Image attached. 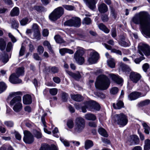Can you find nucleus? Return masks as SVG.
Returning <instances> with one entry per match:
<instances>
[{"instance_id": "f257e3e1", "label": "nucleus", "mask_w": 150, "mask_h": 150, "mask_svg": "<svg viewBox=\"0 0 150 150\" xmlns=\"http://www.w3.org/2000/svg\"><path fill=\"white\" fill-rule=\"evenodd\" d=\"M135 24L140 25L142 34L146 38H150V16L148 12L142 11L136 13L132 19Z\"/></svg>"}, {"instance_id": "f03ea898", "label": "nucleus", "mask_w": 150, "mask_h": 150, "mask_svg": "<svg viewBox=\"0 0 150 150\" xmlns=\"http://www.w3.org/2000/svg\"><path fill=\"white\" fill-rule=\"evenodd\" d=\"M110 82L108 78L104 75H101L95 83L96 88L100 90H105L109 87Z\"/></svg>"}, {"instance_id": "7ed1b4c3", "label": "nucleus", "mask_w": 150, "mask_h": 150, "mask_svg": "<svg viewBox=\"0 0 150 150\" xmlns=\"http://www.w3.org/2000/svg\"><path fill=\"white\" fill-rule=\"evenodd\" d=\"M138 52L142 56L134 59V62L136 64H139L141 61L145 59L143 54L146 56L150 55V47L147 44L140 43L138 46Z\"/></svg>"}, {"instance_id": "20e7f679", "label": "nucleus", "mask_w": 150, "mask_h": 150, "mask_svg": "<svg viewBox=\"0 0 150 150\" xmlns=\"http://www.w3.org/2000/svg\"><path fill=\"white\" fill-rule=\"evenodd\" d=\"M75 123L73 133L76 134L82 132L85 127V120L81 117H78L75 119Z\"/></svg>"}, {"instance_id": "39448f33", "label": "nucleus", "mask_w": 150, "mask_h": 150, "mask_svg": "<svg viewBox=\"0 0 150 150\" xmlns=\"http://www.w3.org/2000/svg\"><path fill=\"white\" fill-rule=\"evenodd\" d=\"M112 120L115 123L123 126L125 125L128 122L127 116L123 113L115 115Z\"/></svg>"}, {"instance_id": "423d86ee", "label": "nucleus", "mask_w": 150, "mask_h": 150, "mask_svg": "<svg viewBox=\"0 0 150 150\" xmlns=\"http://www.w3.org/2000/svg\"><path fill=\"white\" fill-rule=\"evenodd\" d=\"M63 8L59 7L55 9L49 15V18L51 21H55L60 18L64 13Z\"/></svg>"}, {"instance_id": "0eeeda50", "label": "nucleus", "mask_w": 150, "mask_h": 150, "mask_svg": "<svg viewBox=\"0 0 150 150\" xmlns=\"http://www.w3.org/2000/svg\"><path fill=\"white\" fill-rule=\"evenodd\" d=\"M84 54V51L83 48H80L74 54V59L80 65L82 64L84 62V59L82 57Z\"/></svg>"}, {"instance_id": "6e6552de", "label": "nucleus", "mask_w": 150, "mask_h": 150, "mask_svg": "<svg viewBox=\"0 0 150 150\" xmlns=\"http://www.w3.org/2000/svg\"><path fill=\"white\" fill-rule=\"evenodd\" d=\"M64 25L71 27H79L81 25V20L78 17H73L71 19L66 21L64 23Z\"/></svg>"}, {"instance_id": "1a4fd4ad", "label": "nucleus", "mask_w": 150, "mask_h": 150, "mask_svg": "<svg viewBox=\"0 0 150 150\" xmlns=\"http://www.w3.org/2000/svg\"><path fill=\"white\" fill-rule=\"evenodd\" d=\"M24 137L23 140L27 144H30L34 141V137L32 134L29 131L25 130L24 131Z\"/></svg>"}, {"instance_id": "9d476101", "label": "nucleus", "mask_w": 150, "mask_h": 150, "mask_svg": "<svg viewBox=\"0 0 150 150\" xmlns=\"http://www.w3.org/2000/svg\"><path fill=\"white\" fill-rule=\"evenodd\" d=\"M129 79L133 83H137L141 79V75L139 73L134 72H131L129 76Z\"/></svg>"}, {"instance_id": "9b49d317", "label": "nucleus", "mask_w": 150, "mask_h": 150, "mask_svg": "<svg viewBox=\"0 0 150 150\" xmlns=\"http://www.w3.org/2000/svg\"><path fill=\"white\" fill-rule=\"evenodd\" d=\"M90 55L91 57L88 60L89 63L90 64H93L96 63L99 58V55L98 54L97 52L94 51L93 52H91Z\"/></svg>"}, {"instance_id": "f8f14e48", "label": "nucleus", "mask_w": 150, "mask_h": 150, "mask_svg": "<svg viewBox=\"0 0 150 150\" xmlns=\"http://www.w3.org/2000/svg\"><path fill=\"white\" fill-rule=\"evenodd\" d=\"M89 105V110L92 111L93 109L96 110H99L100 109V107L99 104L96 102L94 100H91L88 101Z\"/></svg>"}, {"instance_id": "ddd939ff", "label": "nucleus", "mask_w": 150, "mask_h": 150, "mask_svg": "<svg viewBox=\"0 0 150 150\" xmlns=\"http://www.w3.org/2000/svg\"><path fill=\"white\" fill-rule=\"evenodd\" d=\"M19 77L15 73H13L10 76L9 81L11 83L13 84L20 83H21L22 80L18 78Z\"/></svg>"}, {"instance_id": "4468645a", "label": "nucleus", "mask_w": 150, "mask_h": 150, "mask_svg": "<svg viewBox=\"0 0 150 150\" xmlns=\"http://www.w3.org/2000/svg\"><path fill=\"white\" fill-rule=\"evenodd\" d=\"M142 94L138 92H133L130 93L128 97L130 100H136L141 96Z\"/></svg>"}, {"instance_id": "2eb2a0df", "label": "nucleus", "mask_w": 150, "mask_h": 150, "mask_svg": "<svg viewBox=\"0 0 150 150\" xmlns=\"http://www.w3.org/2000/svg\"><path fill=\"white\" fill-rule=\"evenodd\" d=\"M125 36H121L118 42L119 44L124 47L129 46L130 45V42H126L125 41Z\"/></svg>"}, {"instance_id": "dca6fc26", "label": "nucleus", "mask_w": 150, "mask_h": 150, "mask_svg": "<svg viewBox=\"0 0 150 150\" xmlns=\"http://www.w3.org/2000/svg\"><path fill=\"white\" fill-rule=\"evenodd\" d=\"M109 76L112 81L118 84H120L122 81V79L120 78L118 75L113 74H109Z\"/></svg>"}, {"instance_id": "f3484780", "label": "nucleus", "mask_w": 150, "mask_h": 150, "mask_svg": "<svg viewBox=\"0 0 150 150\" xmlns=\"http://www.w3.org/2000/svg\"><path fill=\"white\" fill-rule=\"evenodd\" d=\"M86 4L92 10L96 7V2L95 0H83Z\"/></svg>"}, {"instance_id": "a211bd4d", "label": "nucleus", "mask_w": 150, "mask_h": 150, "mask_svg": "<svg viewBox=\"0 0 150 150\" xmlns=\"http://www.w3.org/2000/svg\"><path fill=\"white\" fill-rule=\"evenodd\" d=\"M130 137V139L129 142L131 143V145L134 144H137L139 143V140L137 136L135 135H131Z\"/></svg>"}, {"instance_id": "6ab92c4d", "label": "nucleus", "mask_w": 150, "mask_h": 150, "mask_svg": "<svg viewBox=\"0 0 150 150\" xmlns=\"http://www.w3.org/2000/svg\"><path fill=\"white\" fill-rule=\"evenodd\" d=\"M98 10L101 13H104L107 12L108 10L107 6L104 3H103L98 6Z\"/></svg>"}, {"instance_id": "aec40b11", "label": "nucleus", "mask_w": 150, "mask_h": 150, "mask_svg": "<svg viewBox=\"0 0 150 150\" xmlns=\"http://www.w3.org/2000/svg\"><path fill=\"white\" fill-rule=\"evenodd\" d=\"M23 103L25 104H31L32 103L31 96L28 94L24 95L23 97Z\"/></svg>"}, {"instance_id": "412c9836", "label": "nucleus", "mask_w": 150, "mask_h": 150, "mask_svg": "<svg viewBox=\"0 0 150 150\" xmlns=\"http://www.w3.org/2000/svg\"><path fill=\"white\" fill-rule=\"evenodd\" d=\"M119 67L120 69L125 72L128 73L131 71V69L129 66L122 63H120Z\"/></svg>"}, {"instance_id": "4be33fe9", "label": "nucleus", "mask_w": 150, "mask_h": 150, "mask_svg": "<svg viewBox=\"0 0 150 150\" xmlns=\"http://www.w3.org/2000/svg\"><path fill=\"white\" fill-rule=\"evenodd\" d=\"M66 72L68 74L76 80H79L81 77V76L79 72L74 73L69 71H67Z\"/></svg>"}, {"instance_id": "5701e85b", "label": "nucleus", "mask_w": 150, "mask_h": 150, "mask_svg": "<svg viewBox=\"0 0 150 150\" xmlns=\"http://www.w3.org/2000/svg\"><path fill=\"white\" fill-rule=\"evenodd\" d=\"M21 101V98L20 96H17L13 98L11 101L10 104L11 105H13L15 104H18Z\"/></svg>"}, {"instance_id": "b1692460", "label": "nucleus", "mask_w": 150, "mask_h": 150, "mask_svg": "<svg viewBox=\"0 0 150 150\" xmlns=\"http://www.w3.org/2000/svg\"><path fill=\"white\" fill-rule=\"evenodd\" d=\"M84 117L86 120H88L94 121L96 119V116L94 114L91 113L85 114Z\"/></svg>"}, {"instance_id": "393cba45", "label": "nucleus", "mask_w": 150, "mask_h": 150, "mask_svg": "<svg viewBox=\"0 0 150 150\" xmlns=\"http://www.w3.org/2000/svg\"><path fill=\"white\" fill-rule=\"evenodd\" d=\"M71 98L74 100L78 102L82 101L83 99V96L79 94L72 95Z\"/></svg>"}, {"instance_id": "a878e982", "label": "nucleus", "mask_w": 150, "mask_h": 150, "mask_svg": "<svg viewBox=\"0 0 150 150\" xmlns=\"http://www.w3.org/2000/svg\"><path fill=\"white\" fill-rule=\"evenodd\" d=\"M59 52L62 55H64L66 53H69V54H72L74 52L72 50L66 48L60 49Z\"/></svg>"}, {"instance_id": "bb28decb", "label": "nucleus", "mask_w": 150, "mask_h": 150, "mask_svg": "<svg viewBox=\"0 0 150 150\" xmlns=\"http://www.w3.org/2000/svg\"><path fill=\"white\" fill-rule=\"evenodd\" d=\"M19 8L16 7L14 8L11 11L10 15L12 16H18L19 14Z\"/></svg>"}, {"instance_id": "cd10ccee", "label": "nucleus", "mask_w": 150, "mask_h": 150, "mask_svg": "<svg viewBox=\"0 0 150 150\" xmlns=\"http://www.w3.org/2000/svg\"><path fill=\"white\" fill-rule=\"evenodd\" d=\"M113 107L116 109H119L124 107V103L121 101H119L115 104L114 103L112 104Z\"/></svg>"}, {"instance_id": "c85d7f7f", "label": "nucleus", "mask_w": 150, "mask_h": 150, "mask_svg": "<svg viewBox=\"0 0 150 150\" xmlns=\"http://www.w3.org/2000/svg\"><path fill=\"white\" fill-rule=\"evenodd\" d=\"M24 73V68L22 67L17 68L16 71V73L15 74L17 75L18 77H19L20 76L23 75Z\"/></svg>"}, {"instance_id": "c756f323", "label": "nucleus", "mask_w": 150, "mask_h": 150, "mask_svg": "<svg viewBox=\"0 0 150 150\" xmlns=\"http://www.w3.org/2000/svg\"><path fill=\"white\" fill-rule=\"evenodd\" d=\"M93 145V143L91 140H87L85 143V148L86 149H88L92 147Z\"/></svg>"}, {"instance_id": "7c9ffc66", "label": "nucleus", "mask_w": 150, "mask_h": 150, "mask_svg": "<svg viewBox=\"0 0 150 150\" xmlns=\"http://www.w3.org/2000/svg\"><path fill=\"white\" fill-rule=\"evenodd\" d=\"M98 27L100 29L106 33H108L110 32V30L103 23L99 24Z\"/></svg>"}, {"instance_id": "2f4dec72", "label": "nucleus", "mask_w": 150, "mask_h": 150, "mask_svg": "<svg viewBox=\"0 0 150 150\" xmlns=\"http://www.w3.org/2000/svg\"><path fill=\"white\" fill-rule=\"evenodd\" d=\"M22 108V104L20 103L18 104H15L13 108V109L15 112H18L21 111Z\"/></svg>"}, {"instance_id": "473e14b6", "label": "nucleus", "mask_w": 150, "mask_h": 150, "mask_svg": "<svg viewBox=\"0 0 150 150\" xmlns=\"http://www.w3.org/2000/svg\"><path fill=\"white\" fill-rule=\"evenodd\" d=\"M6 43L4 39L0 38V49L1 51L4 50L5 49Z\"/></svg>"}, {"instance_id": "72a5a7b5", "label": "nucleus", "mask_w": 150, "mask_h": 150, "mask_svg": "<svg viewBox=\"0 0 150 150\" xmlns=\"http://www.w3.org/2000/svg\"><path fill=\"white\" fill-rule=\"evenodd\" d=\"M142 124L144 130V132L147 134H149V131H150V127H149L146 123L144 122H143Z\"/></svg>"}, {"instance_id": "f704fd0d", "label": "nucleus", "mask_w": 150, "mask_h": 150, "mask_svg": "<svg viewBox=\"0 0 150 150\" xmlns=\"http://www.w3.org/2000/svg\"><path fill=\"white\" fill-rule=\"evenodd\" d=\"M54 39L57 43H62L65 42V41L62 39V38L59 35H56L55 36Z\"/></svg>"}, {"instance_id": "c9c22d12", "label": "nucleus", "mask_w": 150, "mask_h": 150, "mask_svg": "<svg viewBox=\"0 0 150 150\" xmlns=\"http://www.w3.org/2000/svg\"><path fill=\"white\" fill-rule=\"evenodd\" d=\"M109 7L111 14L115 19L117 17V14L115 9L112 6H110Z\"/></svg>"}, {"instance_id": "e433bc0d", "label": "nucleus", "mask_w": 150, "mask_h": 150, "mask_svg": "<svg viewBox=\"0 0 150 150\" xmlns=\"http://www.w3.org/2000/svg\"><path fill=\"white\" fill-rule=\"evenodd\" d=\"M43 45L44 46H46L47 47L50 52H51L52 53H53V51L51 47V45L48 41L47 40L44 41L43 42Z\"/></svg>"}, {"instance_id": "4c0bfd02", "label": "nucleus", "mask_w": 150, "mask_h": 150, "mask_svg": "<svg viewBox=\"0 0 150 150\" xmlns=\"http://www.w3.org/2000/svg\"><path fill=\"white\" fill-rule=\"evenodd\" d=\"M48 68L49 70V72H51L53 74L58 72L59 70L58 67L55 66L52 67H48Z\"/></svg>"}, {"instance_id": "58836bf2", "label": "nucleus", "mask_w": 150, "mask_h": 150, "mask_svg": "<svg viewBox=\"0 0 150 150\" xmlns=\"http://www.w3.org/2000/svg\"><path fill=\"white\" fill-rule=\"evenodd\" d=\"M99 133L101 135L105 137H108V134H107L106 130L103 128L100 127L98 130Z\"/></svg>"}, {"instance_id": "ea45409f", "label": "nucleus", "mask_w": 150, "mask_h": 150, "mask_svg": "<svg viewBox=\"0 0 150 150\" xmlns=\"http://www.w3.org/2000/svg\"><path fill=\"white\" fill-rule=\"evenodd\" d=\"M34 8L35 10L39 12H41L46 11V9L42 6H35Z\"/></svg>"}, {"instance_id": "a19ab883", "label": "nucleus", "mask_w": 150, "mask_h": 150, "mask_svg": "<svg viewBox=\"0 0 150 150\" xmlns=\"http://www.w3.org/2000/svg\"><path fill=\"white\" fill-rule=\"evenodd\" d=\"M144 146V150H149L150 149V140L147 139L145 140Z\"/></svg>"}, {"instance_id": "79ce46f5", "label": "nucleus", "mask_w": 150, "mask_h": 150, "mask_svg": "<svg viewBox=\"0 0 150 150\" xmlns=\"http://www.w3.org/2000/svg\"><path fill=\"white\" fill-rule=\"evenodd\" d=\"M39 150H51V146L47 144H42Z\"/></svg>"}, {"instance_id": "37998d69", "label": "nucleus", "mask_w": 150, "mask_h": 150, "mask_svg": "<svg viewBox=\"0 0 150 150\" xmlns=\"http://www.w3.org/2000/svg\"><path fill=\"white\" fill-rule=\"evenodd\" d=\"M7 86L3 82H0V94L4 92Z\"/></svg>"}, {"instance_id": "c03bdc74", "label": "nucleus", "mask_w": 150, "mask_h": 150, "mask_svg": "<svg viewBox=\"0 0 150 150\" xmlns=\"http://www.w3.org/2000/svg\"><path fill=\"white\" fill-rule=\"evenodd\" d=\"M33 39L39 40L41 38V35L40 31L34 32Z\"/></svg>"}, {"instance_id": "a18cd8bd", "label": "nucleus", "mask_w": 150, "mask_h": 150, "mask_svg": "<svg viewBox=\"0 0 150 150\" xmlns=\"http://www.w3.org/2000/svg\"><path fill=\"white\" fill-rule=\"evenodd\" d=\"M11 26L12 28L15 29L18 28L19 25V23L17 21L13 20L11 21Z\"/></svg>"}, {"instance_id": "49530a36", "label": "nucleus", "mask_w": 150, "mask_h": 150, "mask_svg": "<svg viewBox=\"0 0 150 150\" xmlns=\"http://www.w3.org/2000/svg\"><path fill=\"white\" fill-rule=\"evenodd\" d=\"M91 21L90 18L88 17H86L84 18L83 20L82 23L83 24L88 25L91 24Z\"/></svg>"}, {"instance_id": "de8ad7c7", "label": "nucleus", "mask_w": 150, "mask_h": 150, "mask_svg": "<svg viewBox=\"0 0 150 150\" xmlns=\"http://www.w3.org/2000/svg\"><path fill=\"white\" fill-rule=\"evenodd\" d=\"M150 102V100L148 99L146 100L141 101L139 103L140 106H143L148 105Z\"/></svg>"}, {"instance_id": "09e8293b", "label": "nucleus", "mask_w": 150, "mask_h": 150, "mask_svg": "<svg viewBox=\"0 0 150 150\" xmlns=\"http://www.w3.org/2000/svg\"><path fill=\"white\" fill-rule=\"evenodd\" d=\"M22 93L20 91L17 92H13L10 94L9 96L8 97L7 99V100H9L10 98H12V97H14V96H16L17 95H20Z\"/></svg>"}, {"instance_id": "8fccbe9b", "label": "nucleus", "mask_w": 150, "mask_h": 150, "mask_svg": "<svg viewBox=\"0 0 150 150\" xmlns=\"http://www.w3.org/2000/svg\"><path fill=\"white\" fill-rule=\"evenodd\" d=\"M107 63L108 66L111 68H114L115 67V63L114 60L112 59L107 61Z\"/></svg>"}, {"instance_id": "3c124183", "label": "nucleus", "mask_w": 150, "mask_h": 150, "mask_svg": "<svg viewBox=\"0 0 150 150\" xmlns=\"http://www.w3.org/2000/svg\"><path fill=\"white\" fill-rule=\"evenodd\" d=\"M101 18L102 21L104 22H107L109 19L108 15L105 14L102 15Z\"/></svg>"}, {"instance_id": "603ef678", "label": "nucleus", "mask_w": 150, "mask_h": 150, "mask_svg": "<svg viewBox=\"0 0 150 150\" xmlns=\"http://www.w3.org/2000/svg\"><path fill=\"white\" fill-rule=\"evenodd\" d=\"M13 46V45L11 42H8L6 46V51L8 52H10L12 49Z\"/></svg>"}, {"instance_id": "864d4df0", "label": "nucleus", "mask_w": 150, "mask_h": 150, "mask_svg": "<svg viewBox=\"0 0 150 150\" xmlns=\"http://www.w3.org/2000/svg\"><path fill=\"white\" fill-rule=\"evenodd\" d=\"M89 105L88 104V102H86V105L82 107L81 110L82 112H83L85 113L86 112L87 110L86 109H88L89 110Z\"/></svg>"}, {"instance_id": "5fc2aeb1", "label": "nucleus", "mask_w": 150, "mask_h": 150, "mask_svg": "<svg viewBox=\"0 0 150 150\" xmlns=\"http://www.w3.org/2000/svg\"><path fill=\"white\" fill-rule=\"evenodd\" d=\"M68 95L65 92H63L62 93V98L63 102H66L68 99Z\"/></svg>"}, {"instance_id": "6e6d98bb", "label": "nucleus", "mask_w": 150, "mask_h": 150, "mask_svg": "<svg viewBox=\"0 0 150 150\" xmlns=\"http://www.w3.org/2000/svg\"><path fill=\"white\" fill-rule=\"evenodd\" d=\"M29 19L27 18H25L22 19L20 21L21 25H25L28 23Z\"/></svg>"}, {"instance_id": "4d7b16f0", "label": "nucleus", "mask_w": 150, "mask_h": 150, "mask_svg": "<svg viewBox=\"0 0 150 150\" xmlns=\"http://www.w3.org/2000/svg\"><path fill=\"white\" fill-rule=\"evenodd\" d=\"M49 92L51 94L54 96L57 94L58 92V89L56 88H51L50 89Z\"/></svg>"}, {"instance_id": "13d9d810", "label": "nucleus", "mask_w": 150, "mask_h": 150, "mask_svg": "<svg viewBox=\"0 0 150 150\" xmlns=\"http://www.w3.org/2000/svg\"><path fill=\"white\" fill-rule=\"evenodd\" d=\"M34 134L35 136L38 139L42 137L41 133L38 131L35 130L34 131Z\"/></svg>"}, {"instance_id": "bf43d9fd", "label": "nucleus", "mask_w": 150, "mask_h": 150, "mask_svg": "<svg viewBox=\"0 0 150 150\" xmlns=\"http://www.w3.org/2000/svg\"><path fill=\"white\" fill-rule=\"evenodd\" d=\"M118 91V89L117 87H114L111 89L110 91V93L113 95L117 93Z\"/></svg>"}, {"instance_id": "052dcab7", "label": "nucleus", "mask_w": 150, "mask_h": 150, "mask_svg": "<svg viewBox=\"0 0 150 150\" xmlns=\"http://www.w3.org/2000/svg\"><path fill=\"white\" fill-rule=\"evenodd\" d=\"M63 6L66 9L69 11H71L74 9V7L71 5H64Z\"/></svg>"}, {"instance_id": "680f3d73", "label": "nucleus", "mask_w": 150, "mask_h": 150, "mask_svg": "<svg viewBox=\"0 0 150 150\" xmlns=\"http://www.w3.org/2000/svg\"><path fill=\"white\" fill-rule=\"evenodd\" d=\"M67 126L69 128H72L74 127V122L73 121L71 120H68L67 121Z\"/></svg>"}, {"instance_id": "e2e57ef3", "label": "nucleus", "mask_w": 150, "mask_h": 150, "mask_svg": "<svg viewBox=\"0 0 150 150\" xmlns=\"http://www.w3.org/2000/svg\"><path fill=\"white\" fill-rule=\"evenodd\" d=\"M44 51V48L41 45H39L37 49V51L40 54H42Z\"/></svg>"}, {"instance_id": "0e129e2a", "label": "nucleus", "mask_w": 150, "mask_h": 150, "mask_svg": "<svg viewBox=\"0 0 150 150\" xmlns=\"http://www.w3.org/2000/svg\"><path fill=\"white\" fill-rule=\"evenodd\" d=\"M149 68V66L148 63H145L142 66V69L145 72H146L147 69Z\"/></svg>"}, {"instance_id": "69168bd1", "label": "nucleus", "mask_w": 150, "mask_h": 150, "mask_svg": "<svg viewBox=\"0 0 150 150\" xmlns=\"http://www.w3.org/2000/svg\"><path fill=\"white\" fill-rule=\"evenodd\" d=\"M32 29L33 32L40 31L38 25L35 23L33 24V25Z\"/></svg>"}, {"instance_id": "338daca9", "label": "nucleus", "mask_w": 150, "mask_h": 150, "mask_svg": "<svg viewBox=\"0 0 150 150\" xmlns=\"http://www.w3.org/2000/svg\"><path fill=\"white\" fill-rule=\"evenodd\" d=\"M111 35L112 37L114 38L117 36L116 29L115 28H113L111 30Z\"/></svg>"}, {"instance_id": "774afa93", "label": "nucleus", "mask_w": 150, "mask_h": 150, "mask_svg": "<svg viewBox=\"0 0 150 150\" xmlns=\"http://www.w3.org/2000/svg\"><path fill=\"white\" fill-rule=\"evenodd\" d=\"M4 124L8 127H11L13 126V123L11 121H6L4 122Z\"/></svg>"}]
</instances>
